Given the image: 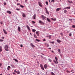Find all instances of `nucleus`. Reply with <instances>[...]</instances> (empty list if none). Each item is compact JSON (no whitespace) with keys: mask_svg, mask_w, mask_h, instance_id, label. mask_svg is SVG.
Returning <instances> with one entry per match:
<instances>
[{"mask_svg":"<svg viewBox=\"0 0 75 75\" xmlns=\"http://www.w3.org/2000/svg\"><path fill=\"white\" fill-rule=\"evenodd\" d=\"M4 48L5 49V51H9V50L7 49L8 48V45H5L4 47Z\"/></svg>","mask_w":75,"mask_h":75,"instance_id":"f257e3e1","label":"nucleus"},{"mask_svg":"<svg viewBox=\"0 0 75 75\" xmlns=\"http://www.w3.org/2000/svg\"><path fill=\"white\" fill-rule=\"evenodd\" d=\"M39 23L40 24H42V25H44L45 24L44 23L41 21V20H39Z\"/></svg>","mask_w":75,"mask_h":75,"instance_id":"f03ea898","label":"nucleus"},{"mask_svg":"<svg viewBox=\"0 0 75 75\" xmlns=\"http://www.w3.org/2000/svg\"><path fill=\"white\" fill-rule=\"evenodd\" d=\"M45 8L46 10V11H45L46 13V14H48V15H49V14H50V13L48 12V10H47V8Z\"/></svg>","mask_w":75,"mask_h":75,"instance_id":"7ed1b4c3","label":"nucleus"},{"mask_svg":"<svg viewBox=\"0 0 75 75\" xmlns=\"http://www.w3.org/2000/svg\"><path fill=\"white\" fill-rule=\"evenodd\" d=\"M38 3L39 4V6L40 7H42V3H41L40 1H39L38 2Z\"/></svg>","mask_w":75,"mask_h":75,"instance_id":"20e7f679","label":"nucleus"},{"mask_svg":"<svg viewBox=\"0 0 75 75\" xmlns=\"http://www.w3.org/2000/svg\"><path fill=\"white\" fill-rule=\"evenodd\" d=\"M3 31L4 34H7V31H6V30H5L4 29H3Z\"/></svg>","mask_w":75,"mask_h":75,"instance_id":"39448f33","label":"nucleus"},{"mask_svg":"<svg viewBox=\"0 0 75 75\" xmlns=\"http://www.w3.org/2000/svg\"><path fill=\"white\" fill-rule=\"evenodd\" d=\"M30 45L33 48H34V47H35V46L33 45L32 43H30Z\"/></svg>","mask_w":75,"mask_h":75,"instance_id":"423d86ee","label":"nucleus"},{"mask_svg":"<svg viewBox=\"0 0 75 75\" xmlns=\"http://www.w3.org/2000/svg\"><path fill=\"white\" fill-rule=\"evenodd\" d=\"M40 67L43 70H44V67H43V66H42V65L41 64L40 65Z\"/></svg>","mask_w":75,"mask_h":75,"instance_id":"0eeeda50","label":"nucleus"},{"mask_svg":"<svg viewBox=\"0 0 75 75\" xmlns=\"http://www.w3.org/2000/svg\"><path fill=\"white\" fill-rule=\"evenodd\" d=\"M36 17V14L35 13L34 14V15H33V19H34V20H35Z\"/></svg>","mask_w":75,"mask_h":75,"instance_id":"6e6552de","label":"nucleus"},{"mask_svg":"<svg viewBox=\"0 0 75 75\" xmlns=\"http://www.w3.org/2000/svg\"><path fill=\"white\" fill-rule=\"evenodd\" d=\"M18 29L19 32H20V31H21V28H20V27L18 26Z\"/></svg>","mask_w":75,"mask_h":75,"instance_id":"1a4fd4ad","label":"nucleus"},{"mask_svg":"<svg viewBox=\"0 0 75 75\" xmlns=\"http://www.w3.org/2000/svg\"><path fill=\"white\" fill-rule=\"evenodd\" d=\"M11 68V67H10V66H8L7 68L8 71H9V70Z\"/></svg>","mask_w":75,"mask_h":75,"instance_id":"9d476101","label":"nucleus"},{"mask_svg":"<svg viewBox=\"0 0 75 75\" xmlns=\"http://www.w3.org/2000/svg\"><path fill=\"white\" fill-rule=\"evenodd\" d=\"M48 67V66L47 65V64H45V65H44V67L45 68V69H47V67Z\"/></svg>","mask_w":75,"mask_h":75,"instance_id":"9b49d317","label":"nucleus"},{"mask_svg":"<svg viewBox=\"0 0 75 75\" xmlns=\"http://www.w3.org/2000/svg\"><path fill=\"white\" fill-rule=\"evenodd\" d=\"M70 8H71V6H69V7H66L65 8H64V9H70Z\"/></svg>","mask_w":75,"mask_h":75,"instance_id":"f8f14e48","label":"nucleus"},{"mask_svg":"<svg viewBox=\"0 0 75 75\" xmlns=\"http://www.w3.org/2000/svg\"><path fill=\"white\" fill-rule=\"evenodd\" d=\"M57 41L58 43H60V42H62V41L59 40V39L57 40Z\"/></svg>","mask_w":75,"mask_h":75,"instance_id":"ddd939ff","label":"nucleus"},{"mask_svg":"<svg viewBox=\"0 0 75 75\" xmlns=\"http://www.w3.org/2000/svg\"><path fill=\"white\" fill-rule=\"evenodd\" d=\"M10 65L12 68H15V66H14V65L12 64H11Z\"/></svg>","mask_w":75,"mask_h":75,"instance_id":"4468645a","label":"nucleus"},{"mask_svg":"<svg viewBox=\"0 0 75 75\" xmlns=\"http://www.w3.org/2000/svg\"><path fill=\"white\" fill-rule=\"evenodd\" d=\"M22 16L23 17H24V18L26 17V16H25V15L24 13H23Z\"/></svg>","mask_w":75,"mask_h":75,"instance_id":"2eb2a0df","label":"nucleus"},{"mask_svg":"<svg viewBox=\"0 0 75 75\" xmlns=\"http://www.w3.org/2000/svg\"><path fill=\"white\" fill-rule=\"evenodd\" d=\"M47 21H48V22H49V23H51V21H50V19L49 18H47Z\"/></svg>","mask_w":75,"mask_h":75,"instance_id":"dca6fc26","label":"nucleus"},{"mask_svg":"<svg viewBox=\"0 0 75 75\" xmlns=\"http://www.w3.org/2000/svg\"><path fill=\"white\" fill-rule=\"evenodd\" d=\"M6 12L7 13H8V14H11V11H7Z\"/></svg>","mask_w":75,"mask_h":75,"instance_id":"f3484780","label":"nucleus"},{"mask_svg":"<svg viewBox=\"0 0 75 75\" xmlns=\"http://www.w3.org/2000/svg\"><path fill=\"white\" fill-rule=\"evenodd\" d=\"M53 61L56 64H58V62L57 63V62L55 60H53Z\"/></svg>","mask_w":75,"mask_h":75,"instance_id":"a211bd4d","label":"nucleus"},{"mask_svg":"<svg viewBox=\"0 0 75 75\" xmlns=\"http://www.w3.org/2000/svg\"><path fill=\"white\" fill-rule=\"evenodd\" d=\"M61 8H57L56 9V11H59V10H61Z\"/></svg>","mask_w":75,"mask_h":75,"instance_id":"6ab92c4d","label":"nucleus"},{"mask_svg":"<svg viewBox=\"0 0 75 75\" xmlns=\"http://www.w3.org/2000/svg\"><path fill=\"white\" fill-rule=\"evenodd\" d=\"M36 34H37L38 36H39L40 34H39V33L38 32V31L36 32Z\"/></svg>","mask_w":75,"mask_h":75,"instance_id":"aec40b11","label":"nucleus"},{"mask_svg":"<svg viewBox=\"0 0 75 75\" xmlns=\"http://www.w3.org/2000/svg\"><path fill=\"white\" fill-rule=\"evenodd\" d=\"M26 27L29 30H30V27H29L28 25H27L26 26Z\"/></svg>","mask_w":75,"mask_h":75,"instance_id":"412c9836","label":"nucleus"},{"mask_svg":"<svg viewBox=\"0 0 75 75\" xmlns=\"http://www.w3.org/2000/svg\"><path fill=\"white\" fill-rule=\"evenodd\" d=\"M55 59L56 61V62H57V63H58V57H55Z\"/></svg>","mask_w":75,"mask_h":75,"instance_id":"4be33fe9","label":"nucleus"},{"mask_svg":"<svg viewBox=\"0 0 75 75\" xmlns=\"http://www.w3.org/2000/svg\"><path fill=\"white\" fill-rule=\"evenodd\" d=\"M2 51V47L1 46H0V52Z\"/></svg>","mask_w":75,"mask_h":75,"instance_id":"5701e85b","label":"nucleus"},{"mask_svg":"<svg viewBox=\"0 0 75 75\" xmlns=\"http://www.w3.org/2000/svg\"><path fill=\"white\" fill-rule=\"evenodd\" d=\"M32 31L33 32H34V33H35L36 31V30L35 29H33L32 30Z\"/></svg>","mask_w":75,"mask_h":75,"instance_id":"b1692460","label":"nucleus"},{"mask_svg":"<svg viewBox=\"0 0 75 75\" xmlns=\"http://www.w3.org/2000/svg\"><path fill=\"white\" fill-rule=\"evenodd\" d=\"M50 74H51L52 75H55V74H54V72H51L50 73Z\"/></svg>","mask_w":75,"mask_h":75,"instance_id":"393cba45","label":"nucleus"},{"mask_svg":"<svg viewBox=\"0 0 75 75\" xmlns=\"http://www.w3.org/2000/svg\"><path fill=\"white\" fill-rule=\"evenodd\" d=\"M13 60H14V61H16V62H18V60H17V59H13Z\"/></svg>","mask_w":75,"mask_h":75,"instance_id":"a878e982","label":"nucleus"},{"mask_svg":"<svg viewBox=\"0 0 75 75\" xmlns=\"http://www.w3.org/2000/svg\"><path fill=\"white\" fill-rule=\"evenodd\" d=\"M34 36L35 38H37V36H36V35H35V33L34 34Z\"/></svg>","mask_w":75,"mask_h":75,"instance_id":"bb28decb","label":"nucleus"},{"mask_svg":"<svg viewBox=\"0 0 75 75\" xmlns=\"http://www.w3.org/2000/svg\"><path fill=\"white\" fill-rule=\"evenodd\" d=\"M67 10H65L64 11V13L65 14H67Z\"/></svg>","mask_w":75,"mask_h":75,"instance_id":"cd10ccee","label":"nucleus"},{"mask_svg":"<svg viewBox=\"0 0 75 75\" xmlns=\"http://www.w3.org/2000/svg\"><path fill=\"white\" fill-rule=\"evenodd\" d=\"M51 19L52 20H54V21H56V20H57V19H56V18H55L54 19H53V18H51Z\"/></svg>","mask_w":75,"mask_h":75,"instance_id":"c85d7f7f","label":"nucleus"},{"mask_svg":"<svg viewBox=\"0 0 75 75\" xmlns=\"http://www.w3.org/2000/svg\"><path fill=\"white\" fill-rule=\"evenodd\" d=\"M68 2H69V3H73V2H72V1H70L69 0H68Z\"/></svg>","mask_w":75,"mask_h":75,"instance_id":"c756f323","label":"nucleus"},{"mask_svg":"<svg viewBox=\"0 0 75 75\" xmlns=\"http://www.w3.org/2000/svg\"><path fill=\"white\" fill-rule=\"evenodd\" d=\"M20 6L22 8H24V6L21 5H20Z\"/></svg>","mask_w":75,"mask_h":75,"instance_id":"7c9ffc66","label":"nucleus"},{"mask_svg":"<svg viewBox=\"0 0 75 75\" xmlns=\"http://www.w3.org/2000/svg\"><path fill=\"white\" fill-rule=\"evenodd\" d=\"M4 41V40L0 39V42H3Z\"/></svg>","mask_w":75,"mask_h":75,"instance_id":"2f4dec72","label":"nucleus"},{"mask_svg":"<svg viewBox=\"0 0 75 75\" xmlns=\"http://www.w3.org/2000/svg\"><path fill=\"white\" fill-rule=\"evenodd\" d=\"M42 17H43L44 18H45V19L47 18V17L46 16H44L43 15H42Z\"/></svg>","mask_w":75,"mask_h":75,"instance_id":"473e14b6","label":"nucleus"},{"mask_svg":"<svg viewBox=\"0 0 75 75\" xmlns=\"http://www.w3.org/2000/svg\"><path fill=\"white\" fill-rule=\"evenodd\" d=\"M36 40L37 41H38V42H39V41H40V40L37 39H36Z\"/></svg>","mask_w":75,"mask_h":75,"instance_id":"72a5a7b5","label":"nucleus"},{"mask_svg":"<svg viewBox=\"0 0 75 75\" xmlns=\"http://www.w3.org/2000/svg\"><path fill=\"white\" fill-rule=\"evenodd\" d=\"M72 27L73 28H75V25H73L72 26Z\"/></svg>","mask_w":75,"mask_h":75,"instance_id":"f704fd0d","label":"nucleus"},{"mask_svg":"<svg viewBox=\"0 0 75 75\" xmlns=\"http://www.w3.org/2000/svg\"><path fill=\"white\" fill-rule=\"evenodd\" d=\"M58 50H59L58 51V52H59V53H61V50H60V49H59Z\"/></svg>","mask_w":75,"mask_h":75,"instance_id":"c9c22d12","label":"nucleus"},{"mask_svg":"<svg viewBox=\"0 0 75 75\" xmlns=\"http://www.w3.org/2000/svg\"><path fill=\"white\" fill-rule=\"evenodd\" d=\"M16 73L17 74H20V71H16Z\"/></svg>","mask_w":75,"mask_h":75,"instance_id":"e433bc0d","label":"nucleus"},{"mask_svg":"<svg viewBox=\"0 0 75 75\" xmlns=\"http://www.w3.org/2000/svg\"><path fill=\"white\" fill-rule=\"evenodd\" d=\"M54 2L55 1H54V0H52V1H51V3H54Z\"/></svg>","mask_w":75,"mask_h":75,"instance_id":"4c0bfd02","label":"nucleus"},{"mask_svg":"<svg viewBox=\"0 0 75 75\" xmlns=\"http://www.w3.org/2000/svg\"><path fill=\"white\" fill-rule=\"evenodd\" d=\"M50 43H51L52 44H54V42L53 41V42H50Z\"/></svg>","mask_w":75,"mask_h":75,"instance_id":"58836bf2","label":"nucleus"},{"mask_svg":"<svg viewBox=\"0 0 75 75\" xmlns=\"http://www.w3.org/2000/svg\"><path fill=\"white\" fill-rule=\"evenodd\" d=\"M4 6H6V3L5 2H4Z\"/></svg>","mask_w":75,"mask_h":75,"instance_id":"ea45409f","label":"nucleus"},{"mask_svg":"<svg viewBox=\"0 0 75 75\" xmlns=\"http://www.w3.org/2000/svg\"><path fill=\"white\" fill-rule=\"evenodd\" d=\"M32 23H33V24H35V22L34 21H32Z\"/></svg>","mask_w":75,"mask_h":75,"instance_id":"a19ab883","label":"nucleus"},{"mask_svg":"<svg viewBox=\"0 0 75 75\" xmlns=\"http://www.w3.org/2000/svg\"><path fill=\"white\" fill-rule=\"evenodd\" d=\"M2 64H3V63H0V67L1 66V65H2Z\"/></svg>","mask_w":75,"mask_h":75,"instance_id":"79ce46f5","label":"nucleus"},{"mask_svg":"<svg viewBox=\"0 0 75 75\" xmlns=\"http://www.w3.org/2000/svg\"><path fill=\"white\" fill-rule=\"evenodd\" d=\"M46 4L47 5H48V2L46 1Z\"/></svg>","mask_w":75,"mask_h":75,"instance_id":"37998d69","label":"nucleus"},{"mask_svg":"<svg viewBox=\"0 0 75 75\" xmlns=\"http://www.w3.org/2000/svg\"><path fill=\"white\" fill-rule=\"evenodd\" d=\"M69 36H70V37H71V36H72V33H70L69 34Z\"/></svg>","mask_w":75,"mask_h":75,"instance_id":"c03bdc74","label":"nucleus"},{"mask_svg":"<svg viewBox=\"0 0 75 75\" xmlns=\"http://www.w3.org/2000/svg\"><path fill=\"white\" fill-rule=\"evenodd\" d=\"M16 10H17V11H19V10H20V8L19 9H17V8H16Z\"/></svg>","mask_w":75,"mask_h":75,"instance_id":"a18cd8bd","label":"nucleus"},{"mask_svg":"<svg viewBox=\"0 0 75 75\" xmlns=\"http://www.w3.org/2000/svg\"><path fill=\"white\" fill-rule=\"evenodd\" d=\"M17 6H19V5H20V3H17Z\"/></svg>","mask_w":75,"mask_h":75,"instance_id":"49530a36","label":"nucleus"},{"mask_svg":"<svg viewBox=\"0 0 75 75\" xmlns=\"http://www.w3.org/2000/svg\"><path fill=\"white\" fill-rule=\"evenodd\" d=\"M1 38L2 39H4V37H2Z\"/></svg>","mask_w":75,"mask_h":75,"instance_id":"de8ad7c7","label":"nucleus"},{"mask_svg":"<svg viewBox=\"0 0 75 75\" xmlns=\"http://www.w3.org/2000/svg\"><path fill=\"white\" fill-rule=\"evenodd\" d=\"M48 60L50 62H51V59H49Z\"/></svg>","mask_w":75,"mask_h":75,"instance_id":"09e8293b","label":"nucleus"},{"mask_svg":"<svg viewBox=\"0 0 75 75\" xmlns=\"http://www.w3.org/2000/svg\"><path fill=\"white\" fill-rule=\"evenodd\" d=\"M52 65H54V64L53 63H51Z\"/></svg>","mask_w":75,"mask_h":75,"instance_id":"8fccbe9b","label":"nucleus"},{"mask_svg":"<svg viewBox=\"0 0 75 75\" xmlns=\"http://www.w3.org/2000/svg\"><path fill=\"white\" fill-rule=\"evenodd\" d=\"M21 47H23V45H21Z\"/></svg>","mask_w":75,"mask_h":75,"instance_id":"3c124183","label":"nucleus"},{"mask_svg":"<svg viewBox=\"0 0 75 75\" xmlns=\"http://www.w3.org/2000/svg\"><path fill=\"white\" fill-rule=\"evenodd\" d=\"M48 49H49V50H51V47H49L48 48Z\"/></svg>","mask_w":75,"mask_h":75,"instance_id":"603ef678","label":"nucleus"},{"mask_svg":"<svg viewBox=\"0 0 75 75\" xmlns=\"http://www.w3.org/2000/svg\"><path fill=\"white\" fill-rule=\"evenodd\" d=\"M14 72H16L17 73V71H16V70H15L14 71Z\"/></svg>","mask_w":75,"mask_h":75,"instance_id":"864d4df0","label":"nucleus"},{"mask_svg":"<svg viewBox=\"0 0 75 75\" xmlns=\"http://www.w3.org/2000/svg\"><path fill=\"white\" fill-rule=\"evenodd\" d=\"M67 71L68 72H69V73H70V71H68V70H67Z\"/></svg>","mask_w":75,"mask_h":75,"instance_id":"5fc2aeb1","label":"nucleus"},{"mask_svg":"<svg viewBox=\"0 0 75 75\" xmlns=\"http://www.w3.org/2000/svg\"><path fill=\"white\" fill-rule=\"evenodd\" d=\"M43 41H45V39H44L43 40Z\"/></svg>","mask_w":75,"mask_h":75,"instance_id":"6e6d98bb","label":"nucleus"},{"mask_svg":"<svg viewBox=\"0 0 75 75\" xmlns=\"http://www.w3.org/2000/svg\"><path fill=\"white\" fill-rule=\"evenodd\" d=\"M16 1H17V2L18 3V0H16Z\"/></svg>","mask_w":75,"mask_h":75,"instance_id":"4d7b16f0","label":"nucleus"},{"mask_svg":"<svg viewBox=\"0 0 75 75\" xmlns=\"http://www.w3.org/2000/svg\"><path fill=\"white\" fill-rule=\"evenodd\" d=\"M25 0V2H27V0Z\"/></svg>","mask_w":75,"mask_h":75,"instance_id":"13d9d810","label":"nucleus"},{"mask_svg":"<svg viewBox=\"0 0 75 75\" xmlns=\"http://www.w3.org/2000/svg\"><path fill=\"white\" fill-rule=\"evenodd\" d=\"M12 74H16V73H14V72L12 73Z\"/></svg>","mask_w":75,"mask_h":75,"instance_id":"bf43d9fd","label":"nucleus"},{"mask_svg":"<svg viewBox=\"0 0 75 75\" xmlns=\"http://www.w3.org/2000/svg\"><path fill=\"white\" fill-rule=\"evenodd\" d=\"M52 52H53V53H54V51H52Z\"/></svg>","mask_w":75,"mask_h":75,"instance_id":"052dcab7","label":"nucleus"},{"mask_svg":"<svg viewBox=\"0 0 75 75\" xmlns=\"http://www.w3.org/2000/svg\"><path fill=\"white\" fill-rule=\"evenodd\" d=\"M49 2L51 3V1L50 0H49Z\"/></svg>","mask_w":75,"mask_h":75,"instance_id":"680f3d73","label":"nucleus"},{"mask_svg":"<svg viewBox=\"0 0 75 75\" xmlns=\"http://www.w3.org/2000/svg\"><path fill=\"white\" fill-rule=\"evenodd\" d=\"M49 38H51V36H49Z\"/></svg>","mask_w":75,"mask_h":75,"instance_id":"e2e57ef3","label":"nucleus"},{"mask_svg":"<svg viewBox=\"0 0 75 75\" xmlns=\"http://www.w3.org/2000/svg\"><path fill=\"white\" fill-rule=\"evenodd\" d=\"M45 19V18H42V20H44Z\"/></svg>","mask_w":75,"mask_h":75,"instance_id":"0e129e2a","label":"nucleus"},{"mask_svg":"<svg viewBox=\"0 0 75 75\" xmlns=\"http://www.w3.org/2000/svg\"><path fill=\"white\" fill-rule=\"evenodd\" d=\"M41 54L42 55H44L43 53H41Z\"/></svg>","mask_w":75,"mask_h":75,"instance_id":"69168bd1","label":"nucleus"},{"mask_svg":"<svg viewBox=\"0 0 75 75\" xmlns=\"http://www.w3.org/2000/svg\"><path fill=\"white\" fill-rule=\"evenodd\" d=\"M30 34L31 35H32V34H31V33H30Z\"/></svg>","mask_w":75,"mask_h":75,"instance_id":"338daca9","label":"nucleus"},{"mask_svg":"<svg viewBox=\"0 0 75 75\" xmlns=\"http://www.w3.org/2000/svg\"><path fill=\"white\" fill-rule=\"evenodd\" d=\"M2 74H0V75H2Z\"/></svg>","mask_w":75,"mask_h":75,"instance_id":"774afa93","label":"nucleus"}]
</instances>
